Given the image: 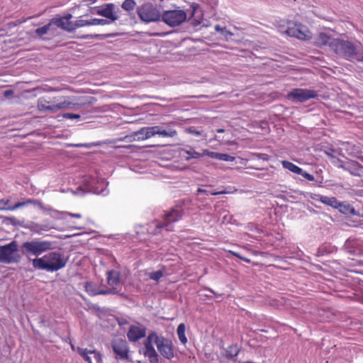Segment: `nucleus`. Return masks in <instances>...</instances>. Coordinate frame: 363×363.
<instances>
[{
    "label": "nucleus",
    "mask_w": 363,
    "mask_h": 363,
    "mask_svg": "<svg viewBox=\"0 0 363 363\" xmlns=\"http://www.w3.org/2000/svg\"><path fill=\"white\" fill-rule=\"evenodd\" d=\"M67 262V258L60 252H51L43 257L32 259V265L35 269L52 272L65 267Z\"/></svg>",
    "instance_id": "1"
},
{
    "label": "nucleus",
    "mask_w": 363,
    "mask_h": 363,
    "mask_svg": "<svg viewBox=\"0 0 363 363\" xmlns=\"http://www.w3.org/2000/svg\"><path fill=\"white\" fill-rule=\"evenodd\" d=\"M330 48L347 60L363 62V48L356 47L350 41L333 39L330 44Z\"/></svg>",
    "instance_id": "2"
},
{
    "label": "nucleus",
    "mask_w": 363,
    "mask_h": 363,
    "mask_svg": "<svg viewBox=\"0 0 363 363\" xmlns=\"http://www.w3.org/2000/svg\"><path fill=\"white\" fill-rule=\"evenodd\" d=\"M158 135L162 138H174L177 135V131L171 128H164L160 125L143 127L138 131H135L126 138H133V140H145L155 135Z\"/></svg>",
    "instance_id": "3"
},
{
    "label": "nucleus",
    "mask_w": 363,
    "mask_h": 363,
    "mask_svg": "<svg viewBox=\"0 0 363 363\" xmlns=\"http://www.w3.org/2000/svg\"><path fill=\"white\" fill-rule=\"evenodd\" d=\"M67 96H50L40 97L37 101V108L40 111L57 112L61 109L71 108L72 103Z\"/></svg>",
    "instance_id": "4"
},
{
    "label": "nucleus",
    "mask_w": 363,
    "mask_h": 363,
    "mask_svg": "<svg viewBox=\"0 0 363 363\" xmlns=\"http://www.w3.org/2000/svg\"><path fill=\"white\" fill-rule=\"evenodd\" d=\"M114 358L118 363H133V352L128 342L122 338L115 339L111 344Z\"/></svg>",
    "instance_id": "5"
},
{
    "label": "nucleus",
    "mask_w": 363,
    "mask_h": 363,
    "mask_svg": "<svg viewBox=\"0 0 363 363\" xmlns=\"http://www.w3.org/2000/svg\"><path fill=\"white\" fill-rule=\"evenodd\" d=\"M53 248V242L49 240H33L25 242L22 245V250L25 255L36 257Z\"/></svg>",
    "instance_id": "6"
},
{
    "label": "nucleus",
    "mask_w": 363,
    "mask_h": 363,
    "mask_svg": "<svg viewBox=\"0 0 363 363\" xmlns=\"http://www.w3.org/2000/svg\"><path fill=\"white\" fill-rule=\"evenodd\" d=\"M137 14L141 21L149 23L160 21L159 9L150 2L144 3L137 8Z\"/></svg>",
    "instance_id": "7"
},
{
    "label": "nucleus",
    "mask_w": 363,
    "mask_h": 363,
    "mask_svg": "<svg viewBox=\"0 0 363 363\" xmlns=\"http://www.w3.org/2000/svg\"><path fill=\"white\" fill-rule=\"evenodd\" d=\"M183 214L182 206H174L164 214L163 222L156 225L155 233H160L162 229H165L167 231L173 230L172 224L180 220Z\"/></svg>",
    "instance_id": "8"
},
{
    "label": "nucleus",
    "mask_w": 363,
    "mask_h": 363,
    "mask_svg": "<svg viewBox=\"0 0 363 363\" xmlns=\"http://www.w3.org/2000/svg\"><path fill=\"white\" fill-rule=\"evenodd\" d=\"M18 245L15 241L0 247V262L11 264L18 262Z\"/></svg>",
    "instance_id": "9"
},
{
    "label": "nucleus",
    "mask_w": 363,
    "mask_h": 363,
    "mask_svg": "<svg viewBox=\"0 0 363 363\" xmlns=\"http://www.w3.org/2000/svg\"><path fill=\"white\" fill-rule=\"evenodd\" d=\"M318 96L316 91L308 89L296 88L286 95V99L295 103H303Z\"/></svg>",
    "instance_id": "10"
},
{
    "label": "nucleus",
    "mask_w": 363,
    "mask_h": 363,
    "mask_svg": "<svg viewBox=\"0 0 363 363\" xmlns=\"http://www.w3.org/2000/svg\"><path fill=\"white\" fill-rule=\"evenodd\" d=\"M286 33L293 38L301 40H307L311 38V33L308 28L300 23L289 21Z\"/></svg>",
    "instance_id": "11"
},
{
    "label": "nucleus",
    "mask_w": 363,
    "mask_h": 363,
    "mask_svg": "<svg viewBox=\"0 0 363 363\" xmlns=\"http://www.w3.org/2000/svg\"><path fill=\"white\" fill-rule=\"evenodd\" d=\"M158 336L155 333L152 332L147 335L144 342L143 354L148 358L150 363L158 362V354L152 345L153 342L156 344V337H158Z\"/></svg>",
    "instance_id": "12"
},
{
    "label": "nucleus",
    "mask_w": 363,
    "mask_h": 363,
    "mask_svg": "<svg viewBox=\"0 0 363 363\" xmlns=\"http://www.w3.org/2000/svg\"><path fill=\"white\" fill-rule=\"evenodd\" d=\"M156 346L160 354L166 359H171L174 356L172 341L163 336L156 337Z\"/></svg>",
    "instance_id": "13"
},
{
    "label": "nucleus",
    "mask_w": 363,
    "mask_h": 363,
    "mask_svg": "<svg viewBox=\"0 0 363 363\" xmlns=\"http://www.w3.org/2000/svg\"><path fill=\"white\" fill-rule=\"evenodd\" d=\"M29 204L40 206V205H41V203L36 200L28 199L26 201H23L22 202H18V203H15L14 205H12L11 203L10 199H3L0 200V210L1 211H13L19 208H21L23 206H27Z\"/></svg>",
    "instance_id": "14"
},
{
    "label": "nucleus",
    "mask_w": 363,
    "mask_h": 363,
    "mask_svg": "<svg viewBox=\"0 0 363 363\" xmlns=\"http://www.w3.org/2000/svg\"><path fill=\"white\" fill-rule=\"evenodd\" d=\"M127 337L131 342H135L146 335V328L140 323L131 325L127 331Z\"/></svg>",
    "instance_id": "15"
},
{
    "label": "nucleus",
    "mask_w": 363,
    "mask_h": 363,
    "mask_svg": "<svg viewBox=\"0 0 363 363\" xmlns=\"http://www.w3.org/2000/svg\"><path fill=\"white\" fill-rule=\"evenodd\" d=\"M96 14L106 18L110 22H115L119 18L116 11V6L113 3L104 4L100 9L96 11Z\"/></svg>",
    "instance_id": "16"
},
{
    "label": "nucleus",
    "mask_w": 363,
    "mask_h": 363,
    "mask_svg": "<svg viewBox=\"0 0 363 363\" xmlns=\"http://www.w3.org/2000/svg\"><path fill=\"white\" fill-rule=\"evenodd\" d=\"M76 350L77 353L89 363H93L90 355H92V359H94L96 363H102L101 354L95 350H88L86 348L77 347Z\"/></svg>",
    "instance_id": "17"
},
{
    "label": "nucleus",
    "mask_w": 363,
    "mask_h": 363,
    "mask_svg": "<svg viewBox=\"0 0 363 363\" xmlns=\"http://www.w3.org/2000/svg\"><path fill=\"white\" fill-rule=\"evenodd\" d=\"M191 9L190 19L191 20V23L194 26H197L200 25L203 20V13L202 9H201L199 4L197 3H192L190 6Z\"/></svg>",
    "instance_id": "18"
},
{
    "label": "nucleus",
    "mask_w": 363,
    "mask_h": 363,
    "mask_svg": "<svg viewBox=\"0 0 363 363\" xmlns=\"http://www.w3.org/2000/svg\"><path fill=\"white\" fill-rule=\"evenodd\" d=\"M85 291L90 296H96V295H106V294H116V291L115 289H105L100 290L97 288L96 284L91 281H86L84 284Z\"/></svg>",
    "instance_id": "19"
},
{
    "label": "nucleus",
    "mask_w": 363,
    "mask_h": 363,
    "mask_svg": "<svg viewBox=\"0 0 363 363\" xmlns=\"http://www.w3.org/2000/svg\"><path fill=\"white\" fill-rule=\"evenodd\" d=\"M343 169L354 176L361 177L363 174V166L354 160L346 161Z\"/></svg>",
    "instance_id": "20"
},
{
    "label": "nucleus",
    "mask_w": 363,
    "mask_h": 363,
    "mask_svg": "<svg viewBox=\"0 0 363 363\" xmlns=\"http://www.w3.org/2000/svg\"><path fill=\"white\" fill-rule=\"evenodd\" d=\"M106 274L107 283L108 286H111L109 289H115L117 294V287L120 285L121 283L120 272L116 270H110L107 272Z\"/></svg>",
    "instance_id": "21"
},
{
    "label": "nucleus",
    "mask_w": 363,
    "mask_h": 363,
    "mask_svg": "<svg viewBox=\"0 0 363 363\" xmlns=\"http://www.w3.org/2000/svg\"><path fill=\"white\" fill-rule=\"evenodd\" d=\"M179 155L186 161L199 159L202 156L201 153L196 152L193 147H189V150L181 148L179 150Z\"/></svg>",
    "instance_id": "22"
},
{
    "label": "nucleus",
    "mask_w": 363,
    "mask_h": 363,
    "mask_svg": "<svg viewBox=\"0 0 363 363\" xmlns=\"http://www.w3.org/2000/svg\"><path fill=\"white\" fill-rule=\"evenodd\" d=\"M333 39L334 38H331L329 35L325 33H320L315 38V44L318 47H323L326 45L330 46V44Z\"/></svg>",
    "instance_id": "23"
},
{
    "label": "nucleus",
    "mask_w": 363,
    "mask_h": 363,
    "mask_svg": "<svg viewBox=\"0 0 363 363\" xmlns=\"http://www.w3.org/2000/svg\"><path fill=\"white\" fill-rule=\"evenodd\" d=\"M72 18V15L71 13H67L64 16L52 18L50 20V23L52 25H55L57 27L65 30L66 21H67V20H71Z\"/></svg>",
    "instance_id": "24"
},
{
    "label": "nucleus",
    "mask_w": 363,
    "mask_h": 363,
    "mask_svg": "<svg viewBox=\"0 0 363 363\" xmlns=\"http://www.w3.org/2000/svg\"><path fill=\"white\" fill-rule=\"evenodd\" d=\"M52 227L48 224H40L37 223H31L29 225L30 230L36 234H43L44 232L51 229Z\"/></svg>",
    "instance_id": "25"
},
{
    "label": "nucleus",
    "mask_w": 363,
    "mask_h": 363,
    "mask_svg": "<svg viewBox=\"0 0 363 363\" xmlns=\"http://www.w3.org/2000/svg\"><path fill=\"white\" fill-rule=\"evenodd\" d=\"M337 206L338 207H337L336 209H338L341 213H343L345 215H348V214H351V215H354V216L356 215V211H355L354 208L349 203H345L339 201Z\"/></svg>",
    "instance_id": "26"
},
{
    "label": "nucleus",
    "mask_w": 363,
    "mask_h": 363,
    "mask_svg": "<svg viewBox=\"0 0 363 363\" xmlns=\"http://www.w3.org/2000/svg\"><path fill=\"white\" fill-rule=\"evenodd\" d=\"M319 199L317 200L320 201L322 203L331 206L334 208H337L339 201L335 197H328L326 196H318Z\"/></svg>",
    "instance_id": "27"
},
{
    "label": "nucleus",
    "mask_w": 363,
    "mask_h": 363,
    "mask_svg": "<svg viewBox=\"0 0 363 363\" xmlns=\"http://www.w3.org/2000/svg\"><path fill=\"white\" fill-rule=\"evenodd\" d=\"M281 164L284 168L289 170L291 172H294L297 174L302 173V169L301 167L289 161L283 160L281 161Z\"/></svg>",
    "instance_id": "28"
},
{
    "label": "nucleus",
    "mask_w": 363,
    "mask_h": 363,
    "mask_svg": "<svg viewBox=\"0 0 363 363\" xmlns=\"http://www.w3.org/2000/svg\"><path fill=\"white\" fill-rule=\"evenodd\" d=\"M186 326L184 323H180L177 330V335L180 342L185 345L187 343V338L185 335Z\"/></svg>",
    "instance_id": "29"
},
{
    "label": "nucleus",
    "mask_w": 363,
    "mask_h": 363,
    "mask_svg": "<svg viewBox=\"0 0 363 363\" xmlns=\"http://www.w3.org/2000/svg\"><path fill=\"white\" fill-rule=\"evenodd\" d=\"M136 6V1L135 0H124L121 4V8L125 11L130 13Z\"/></svg>",
    "instance_id": "30"
},
{
    "label": "nucleus",
    "mask_w": 363,
    "mask_h": 363,
    "mask_svg": "<svg viewBox=\"0 0 363 363\" xmlns=\"http://www.w3.org/2000/svg\"><path fill=\"white\" fill-rule=\"evenodd\" d=\"M240 352V349L238 348L237 345H230L225 352L227 358H234L238 356Z\"/></svg>",
    "instance_id": "31"
},
{
    "label": "nucleus",
    "mask_w": 363,
    "mask_h": 363,
    "mask_svg": "<svg viewBox=\"0 0 363 363\" xmlns=\"http://www.w3.org/2000/svg\"><path fill=\"white\" fill-rule=\"evenodd\" d=\"M215 30L220 33L226 40H228L233 35V33L227 30L225 27H221L220 25H216Z\"/></svg>",
    "instance_id": "32"
},
{
    "label": "nucleus",
    "mask_w": 363,
    "mask_h": 363,
    "mask_svg": "<svg viewBox=\"0 0 363 363\" xmlns=\"http://www.w3.org/2000/svg\"><path fill=\"white\" fill-rule=\"evenodd\" d=\"M51 25L52 24L50 21L48 24L45 25L44 26L37 28L35 32L39 37H41L42 35L48 33Z\"/></svg>",
    "instance_id": "33"
},
{
    "label": "nucleus",
    "mask_w": 363,
    "mask_h": 363,
    "mask_svg": "<svg viewBox=\"0 0 363 363\" xmlns=\"http://www.w3.org/2000/svg\"><path fill=\"white\" fill-rule=\"evenodd\" d=\"M331 162L335 165L338 168L344 169L345 162L336 157L335 156H332Z\"/></svg>",
    "instance_id": "34"
},
{
    "label": "nucleus",
    "mask_w": 363,
    "mask_h": 363,
    "mask_svg": "<svg viewBox=\"0 0 363 363\" xmlns=\"http://www.w3.org/2000/svg\"><path fill=\"white\" fill-rule=\"evenodd\" d=\"M163 277V272L161 270H157L150 273L149 277L152 280L158 281Z\"/></svg>",
    "instance_id": "35"
},
{
    "label": "nucleus",
    "mask_w": 363,
    "mask_h": 363,
    "mask_svg": "<svg viewBox=\"0 0 363 363\" xmlns=\"http://www.w3.org/2000/svg\"><path fill=\"white\" fill-rule=\"evenodd\" d=\"M357 218L355 220H352L354 223H356L357 224H354V227H359L363 225V213L361 214L360 213H357L356 211Z\"/></svg>",
    "instance_id": "36"
},
{
    "label": "nucleus",
    "mask_w": 363,
    "mask_h": 363,
    "mask_svg": "<svg viewBox=\"0 0 363 363\" xmlns=\"http://www.w3.org/2000/svg\"><path fill=\"white\" fill-rule=\"evenodd\" d=\"M77 29V26H75V21L72 22L70 20H67L66 21L65 30L67 32H72Z\"/></svg>",
    "instance_id": "37"
},
{
    "label": "nucleus",
    "mask_w": 363,
    "mask_h": 363,
    "mask_svg": "<svg viewBox=\"0 0 363 363\" xmlns=\"http://www.w3.org/2000/svg\"><path fill=\"white\" fill-rule=\"evenodd\" d=\"M75 26H77V28L84 26H89V20L77 19L75 21Z\"/></svg>",
    "instance_id": "38"
},
{
    "label": "nucleus",
    "mask_w": 363,
    "mask_h": 363,
    "mask_svg": "<svg viewBox=\"0 0 363 363\" xmlns=\"http://www.w3.org/2000/svg\"><path fill=\"white\" fill-rule=\"evenodd\" d=\"M229 252L233 255V256L238 257V259L247 262V263H250L251 260L247 257H245L243 256H242L239 252H235V251H233V250H230Z\"/></svg>",
    "instance_id": "39"
},
{
    "label": "nucleus",
    "mask_w": 363,
    "mask_h": 363,
    "mask_svg": "<svg viewBox=\"0 0 363 363\" xmlns=\"http://www.w3.org/2000/svg\"><path fill=\"white\" fill-rule=\"evenodd\" d=\"M220 154L221 153L216 152H209L207 150H205L203 151V155H208L211 158H214V159H217V160L220 159Z\"/></svg>",
    "instance_id": "40"
},
{
    "label": "nucleus",
    "mask_w": 363,
    "mask_h": 363,
    "mask_svg": "<svg viewBox=\"0 0 363 363\" xmlns=\"http://www.w3.org/2000/svg\"><path fill=\"white\" fill-rule=\"evenodd\" d=\"M235 157L230 156L228 154L221 153L219 160L226 161V162H233L235 160Z\"/></svg>",
    "instance_id": "41"
},
{
    "label": "nucleus",
    "mask_w": 363,
    "mask_h": 363,
    "mask_svg": "<svg viewBox=\"0 0 363 363\" xmlns=\"http://www.w3.org/2000/svg\"><path fill=\"white\" fill-rule=\"evenodd\" d=\"M299 174L303 176L306 179H307L308 181L313 182L315 180V177L313 175H312L306 172H304L303 169H302V173Z\"/></svg>",
    "instance_id": "42"
},
{
    "label": "nucleus",
    "mask_w": 363,
    "mask_h": 363,
    "mask_svg": "<svg viewBox=\"0 0 363 363\" xmlns=\"http://www.w3.org/2000/svg\"><path fill=\"white\" fill-rule=\"evenodd\" d=\"M186 132L196 136H200L201 135V131L195 130L191 127L186 128Z\"/></svg>",
    "instance_id": "43"
},
{
    "label": "nucleus",
    "mask_w": 363,
    "mask_h": 363,
    "mask_svg": "<svg viewBox=\"0 0 363 363\" xmlns=\"http://www.w3.org/2000/svg\"><path fill=\"white\" fill-rule=\"evenodd\" d=\"M64 118L69 119L79 118L80 116L79 114L67 113L64 114Z\"/></svg>",
    "instance_id": "44"
},
{
    "label": "nucleus",
    "mask_w": 363,
    "mask_h": 363,
    "mask_svg": "<svg viewBox=\"0 0 363 363\" xmlns=\"http://www.w3.org/2000/svg\"><path fill=\"white\" fill-rule=\"evenodd\" d=\"M111 22L107 19L98 18V26H104L110 23Z\"/></svg>",
    "instance_id": "45"
},
{
    "label": "nucleus",
    "mask_w": 363,
    "mask_h": 363,
    "mask_svg": "<svg viewBox=\"0 0 363 363\" xmlns=\"http://www.w3.org/2000/svg\"><path fill=\"white\" fill-rule=\"evenodd\" d=\"M32 17H28L26 18H23L22 20H18L13 23V26H19V25L22 24L23 23L26 22L28 19H30Z\"/></svg>",
    "instance_id": "46"
},
{
    "label": "nucleus",
    "mask_w": 363,
    "mask_h": 363,
    "mask_svg": "<svg viewBox=\"0 0 363 363\" xmlns=\"http://www.w3.org/2000/svg\"><path fill=\"white\" fill-rule=\"evenodd\" d=\"M89 26H98V18H91L89 20Z\"/></svg>",
    "instance_id": "47"
},
{
    "label": "nucleus",
    "mask_w": 363,
    "mask_h": 363,
    "mask_svg": "<svg viewBox=\"0 0 363 363\" xmlns=\"http://www.w3.org/2000/svg\"><path fill=\"white\" fill-rule=\"evenodd\" d=\"M69 216H72V217H74V218H82V215L79 214V213H67Z\"/></svg>",
    "instance_id": "48"
},
{
    "label": "nucleus",
    "mask_w": 363,
    "mask_h": 363,
    "mask_svg": "<svg viewBox=\"0 0 363 363\" xmlns=\"http://www.w3.org/2000/svg\"><path fill=\"white\" fill-rule=\"evenodd\" d=\"M227 192L225 191H213L211 193V195H219V194H224Z\"/></svg>",
    "instance_id": "49"
},
{
    "label": "nucleus",
    "mask_w": 363,
    "mask_h": 363,
    "mask_svg": "<svg viewBox=\"0 0 363 363\" xmlns=\"http://www.w3.org/2000/svg\"><path fill=\"white\" fill-rule=\"evenodd\" d=\"M197 194H207V191L206 189H201V188H199L198 190H197Z\"/></svg>",
    "instance_id": "50"
},
{
    "label": "nucleus",
    "mask_w": 363,
    "mask_h": 363,
    "mask_svg": "<svg viewBox=\"0 0 363 363\" xmlns=\"http://www.w3.org/2000/svg\"><path fill=\"white\" fill-rule=\"evenodd\" d=\"M13 91L12 90H6L5 92H4V96H9L11 94H13Z\"/></svg>",
    "instance_id": "51"
},
{
    "label": "nucleus",
    "mask_w": 363,
    "mask_h": 363,
    "mask_svg": "<svg viewBox=\"0 0 363 363\" xmlns=\"http://www.w3.org/2000/svg\"><path fill=\"white\" fill-rule=\"evenodd\" d=\"M217 133H222L225 132V130L223 128H218L216 130Z\"/></svg>",
    "instance_id": "52"
},
{
    "label": "nucleus",
    "mask_w": 363,
    "mask_h": 363,
    "mask_svg": "<svg viewBox=\"0 0 363 363\" xmlns=\"http://www.w3.org/2000/svg\"><path fill=\"white\" fill-rule=\"evenodd\" d=\"M327 155L332 159V156H334L333 154L330 153V152H326Z\"/></svg>",
    "instance_id": "53"
},
{
    "label": "nucleus",
    "mask_w": 363,
    "mask_h": 363,
    "mask_svg": "<svg viewBox=\"0 0 363 363\" xmlns=\"http://www.w3.org/2000/svg\"><path fill=\"white\" fill-rule=\"evenodd\" d=\"M71 347H72V350H74V347L73 345H71Z\"/></svg>",
    "instance_id": "54"
},
{
    "label": "nucleus",
    "mask_w": 363,
    "mask_h": 363,
    "mask_svg": "<svg viewBox=\"0 0 363 363\" xmlns=\"http://www.w3.org/2000/svg\"><path fill=\"white\" fill-rule=\"evenodd\" d=\"M260 331H262V332H267V331H266V330H260Z\"/></svg>",
    "instance_id": "55"
}]
</instances>
